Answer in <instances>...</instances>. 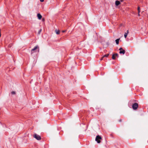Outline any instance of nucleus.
Segmentation results:
<instances>
[{
  "label": "nucleus",
  "instance_id": "f257e3e1",
  "mask_svg": "<svg viewBox=\"0 0 148 148\" xmlns=\"http://www.w3.org/2000/svg\"><path fill=\"white\" fill-rule=\"evenodd\" d=\"M39 47L38 45H36L31 50V54L32 55L36 52H39Z\"/></svg>",
  "mask_w": 148,
  "mask_h": 148
},
{
  "label": "nucleus",
  "instance_id": "f03ea898",
  "mask_svg": "<svg viewBox=\"0 0 148 148\" xmlns=\"http://www.w3.org/2000/svg\"><path fill=\"white\" fill-rule=\"evenodd\" d=\"M102 139V138L99 135H97L95 138V140L98 143H101L100 140Z\"/></svg>",
  "mask_w": 148,
  "mask_h": 148
},
{
  "label": "nucleus",
  "instance_id": "7ed1b4c3",
  "mask_svg": "<svg viewBox=\"0 0 148 148\" xmlns=\"http://www.w3.org/2000/svg\"><path fill=\"white\" fill-rule=\"evenodd\" d=\"M138 106V105L137 103H133L132 106V108L134 110H136L137 109Z\"/></svg>",
  "mask_w": 148,
  "mask_h": 148
},
{
  "label": "nucleus",
  "instance_id": "20e7f679",
  "mask_svg": "<svg viewBox=\"0 0 148 148\" xmlns=\"http://www.w3.org/2000/svg\"><path fill=\"white\" fill-rule=\"evenodd\" d=\"M33 137L38 140H40L41 139V138L40 136L36 134H34L33 135Z\"/></svg>",
  "mask_w": 148,
  "mask_h": 148
},
{
  "label": "nucleus",
  "instance_id": "39448f33",
  "mask_svg": "<svg viewBox=\"0 0 148 148\" xmlns=\"http://www.w3.org/2000/svg\"><path fill=\"white\" fill-rule=\"evenodd\" d=\"M119 50L120 51L119 52L120 54L122 53L123 54H124L125 53V51L124 50H123L122 48H120L119 49Z\"/></svg>",
  "mask_w": 148,
  "mask_h": 148
},
{
  "label": "nucleus",
  "instance_id": "423d86ee",
  "mask_svg": "<svg viewBox=\"0 0 148 148\" xmlns=\"http://www.w3.org/2000/svg\"><path fill=\"white\" fill-rule=\"evenodd\" d=\"M118 54L117 53L113 54L112 55V58L113 60H115L116 57H118Z\"/></svg>",
  "mask_w": 148,
  "mask_h": 148
},
{
  "label": "nucleus",
  "instance_id": "0eeeda50",
  "mask_svg": "<svg viewBox=\"0 0 148 148\" xmlns=\"http://www.w3.org/2000/svg\"><path fill=\"white\" fill-rule=\"evenodd\" d=\"M37 16L38 19L40 20L42 18V16L40 13H38L37 14Z\"/></svg>",
  "mask_w": 148,
  "mask_h": 148
},
{
  "label": "nucleus",
  "instance_id": "6e6552de",
  "mask_svg": "<svg viewBox=\"0 0 148 148\" xmlns=\"http://www.w3.org/2000/svg\"><path fill=\"white\" fill-rule=\"evenodd\" d=\"M115 3L116 6H118L120 4V2L119 1L117 0L116 1Z\"/></svg>",
  "mask_w": 148,
  "mask_h": 148
},
{
  "label": "nucleus",
  "instance_id": "1a4fd4ad",
  "mask_svg": "<svg viewBox=\"0 0 148 148\" xmlns=\"http://www.w3.org/2000/svg\"><path fill=\"white\" fill-rule=\"evenodd\" d=\"M128 30H127V32H126L124 34V37H125V38H126L127 37V34H128Z\"/></svg>",
  "mask_w": 148,
  "mask_h": 148
},
{
  "label": "nucleus",
  "instance_id": "9d476101",
  "mask_svg": "<svg viewBox=\"0 0 148 148\" xmlns=\"http://www.w3.org/2000/svg\"><path fill=\"white\" fill-rule=\"evenodd\" d=\"M55 32L57 34H59L60 33V31L59 30L56 29Z\"/></svg>",
  "mask_w": 148,
  "mask_h": 148
},
{
  "label": "nucleus",
  "instance_id": "9b49d317",
  "mask_svg": "<svg viewBox=\"0 0 148 148\" xmlns=\"http://www.w3.org/2000/svg\"><path fill=\"white\" fill-rule=\"evenodd\" d=\"M120 40V38L117 39L115 40L116 42V44L118 45L119 43V41Z\"/></svg>",
  "mask_w": 148,
  "mask_h": 148
},
{
  "label": "nucleus",
  "instance_id": "f8f14e48",
  "mask_svg": "<svg viewBox=\"0 0 148 148\" xmlns=\"http://www.w3.org/2000/svg\"><path fill=\"white\" fill-rule=\"evenodd\" d=\"M109 55V54H105L103 56V58H104L105 57H108Z\"/></svg>",
  "mask_w": 148,
  "mask_h": 148
},
{
  "label": "nucleus",
  "instance_id": "ddd939ff",
  "mask_svg": "<svg viewBox=\"0 0 148 148\" xmlns=\"http://www.w3.org/2000/svg\"><path fill=\"white\" fill-rule=\"evenodd\" d=\"M138 13H140V8L139 6H138Z\"/></svg>",
  "mask_w": 148,
  "mask_h": 148
},
{
  "label": "nucleus",
  "instance_id": "4468645a",
  "mask_svg": "<svg viewBox=\"0 0 148 148\" xmlns=\"http://www.w3.org/2000/svg\"><path fill=\"white\" fill-rule=\"evenodd\" d=\"M11 94H15L16 93L14 91H12L11 92Z\"/></svg>",
  "mask_w": 148,
  "mask_h": 148
},
{
  "label": "nucleus",
  "instance_id": "2eb2a0df",
  "mask_svg": "<svg viewBox=\"0 0 148 148\" xmlns=\"http://www.w3.org/2000/svg\"><path fill=\"white\" fill-rule=\"evenodd\" d=\"M66 30H63V31H62V32L63 33H64V32H66Z\"/></svg>",
  "mask_w": 148,
  "mask_h": 148
},
{
  "label": "nucleus",
  "instance_id": "dca6fc26",
  "mask_svg": "<svg viewBox=\"0 0 148 148\" xmlns=\"http://www.w3.org/2000/svg\"><path fill=\"white\" fill-rule=\"evenodd\" d=\"M103 58H103V57H102V58H101L100 59V60H103Z\"/></svg>",
  "mask_w": 148,
  "mask_h": 148
},
{
  "label": "nucleus",
  "instance_id": "f3484780",
  "mask_svg": "<svg viewBox=\"0 0 148 148\" xmlns=\"http://www.w3.org/2000/svg\"><path fill=\"white\" fill-rule=\"evenodd\" d=\"M119 122H121L122 121V120L121 119H120L119 120Z\"/></svg>",
  "mask_w": 148,
  "mask_h": 148
},
{
  "label": "nucleus",
  "instance_id": "a211bd4d",
  "mask_svg": "<svg viewBox=\"0 0 148 148\" xmlns=\"http://www.w3.org/2000/svg\"><path fill=\"white\" fill-rule=\"evenodd\" d=\"M40 1L41 2H43L44 1V0H40Z\"/></svg>",
  "mask_w": 148,
  "mask_h": 148
},
{
  "label": "nucleus",
  "instance_id": "6ab92c4d",
  "mask_svg": "<svg viewBox=\"0 0 148 148\" xmlns=\"http://www.w3.org/2000/svg\"><path fill=\"white\" fill-rule=\"evenodd\" d=\"M42 21H45V19L44 18H42Z\"/></svg>",
  "mask_w": 148,
  "mask_h": 148
},
{
  "label": "nucleus",
  "instance_id": "aec40b11",
  "mask_svg": "<svg viewBox=\"0 0 148 148\" xmlns=\"http://www.w3.org/2000/svg\"><path fill=\"white\" fill-rule=\"evenodd\" d=\"M139 13H138V16H140V14H139Z\"/></svg>",
  "mask_w": 148,
  "mask_h": 148
},
{
  "label": "nucleus",
  "instance_id": "412c9836",
  "mask_svg": "<svg viewBox=\"0 0 148 148\" xmlns=\"http://www.w3.org/2000/svg\"><path fill=\"white\" fill-rule=\"evenodd\" d=\"M121 2H122V1H123V0H121Z\"/></svg>",
  "mask_w": 148,
  "mask_h": 148
}]
</instances>
